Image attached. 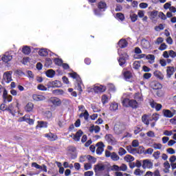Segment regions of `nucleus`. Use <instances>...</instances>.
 <instances>
[{
    "instance_id": "1",
    "label": "nucleus",
    "mask_w": 176,
    "mask_h": 176,
    "mask_svg": "<svg viewBox=\"0 0 176 176\" xmlns=\"http://www.w3.org/2000/svg\"><path fill=\"white\" fill-rule=\"evenodd\" d=\"M122 105L125 107V108H132V109H137V108L140 107L137 100L127 98L122 100Z\"/></svg>"
},
{
    "instance_id": "2",
    "label": "nucleus",
    "mask_w": 176,
    "mask_h": 176,
    "mask_svg": "<svg viewBox=\"0 0 176 176\" xmlns=\"http://www.w3.org/2000/svg\"><path fill=\"white\" fill-rule=\"evenodd\" d=\"M107 3L104 1H100L98 3V8L94 10V13L95 16H102V12H105L107 10Z\"/></svg>"
},
{
    "instance_id": "3",
    "label": "nucleus",
    "mask_w": 176,
    "mask_h": 176,
    "mask_svg": "<svg viewBox=\"0 0 176 176\" xmlns=\"http://www.w3.org/2000/svg\"><path fill=\"white\" fill-rule=\"evenodd\" d=\"M19 122H26V123H28V124L32 126V124H34L35 122V120L30 118V115L26 114L23 117L19 118Z\"/></svg>"
},
{
    "instance_id": "4",
    "label": "nucleus",
    "mask_w": 176,
    "mask_h": 176,
    "mask_svg": "<svg viewBox=\"0 0 176 176\" xmlns=\"http://www.w3.org/2000/svg\"><path fill=\"white\" fill-rule=\"evenodd\" d=\"M39 56H41L43 57H46V56H54V53L52 52V51L48 50L46 48H42L38 51Z\"/></svg>"
},
{
    "instance_id": "5",
    "label": "nucleus",
    "mask_w": 176,
    "mask_h": 176,
    "mask_svg": "<svg viewBox=\"0 0 176 176\" xmlns=\"http://www.w3.org/2000/svg\"><path fill=\"white\" fill-rule=\"evenodd\" d=\"M12 58H13V56L10 54H5L2 57L0 56V65L9 63V61H11Z\"/></svg>"
},
{
    "instance_id": "6",
    "label": "nucleus",
    "mask_w": 176,
    "mask_h": 176,
    "mask_svg": "<svg viewBox=\"0 0 176 176\" xmlns=\"http://www.w3.org/2000/svg\"><path fill=\"white\" fill-rule=\"evenodd\" d=\"M104 138L110 145H116V139H115V137L112 134H107Z\"/></svg>"
},
{
    "instance_id": "7",
    "label": "nucleus",
    "mask_w": 176,
    "mask_h": 176,
    "mask_svg": "<svg viewBox=\"0 0 176 176\" xmlns=\"http://www.w3.org/2000/svg\"><path fill=\"white\" fill-rule=\"evenodd\" d=\"M47 87L50 89V87H61V82L60 80H54L50 81L47 85Z\"/></svg>"
},
{
    "instance_id": "8",
    "label": "nucleus",
    "mask_w": 176,
    "mask_h": 176,
    "mask_svg": "<svg viewBox=\"0 0 176 176\" xmlns=\"http://www.w3.org/2000/svg\"><path fill=\"white\" fill-rule=\"evenodd\" d=\"M105 90H107V87L104 85L95 86L94 87V93H96V94L104 93Z\"/></svg>"
},
{
    "instance_id": "9",
    "label": "nucleus",
    "mask_w": 176,
    "mask_h": 176,
    "mask_svg": "<svg viewBox=\"0 0 176 176\" xmlns=\"http://www.w3.org/2000/svg\"><path fill=\"white\" fill-rule=\"evenodd\" d=\"M118 45L120 47V49H124L125 47H127L129 45V42L126 41L124 38H121L118 43Z\"/></svg>"
},
{
    "instance_id": "10",
    "label": "nucleus",
    "mask_w": 176,
    "mask_h": 176,
    "mask_svg": "<svg viewBox=\"0 0 176 176\" xmlns=\"http://www.w3.org/2000/svg\"><path fill=\"white\" fill-rule=\"evenodd\" d=\"M82 135H83V131H82L81 129H79L76 134L73 133V140H74V141H80V137H82Z\"/></svg>"
},
{
    "instance_id": "11",
    "label": "nucleus",
    "mask_w": 176,
    "mask_h": 176,
    "mask_svg": "<svg viewBox=\"0 0 176 176\" xmlns=\"http://www.w3.org/2000/svg\"><path fill=\"white\" fill-rule=\"evenodd\" d=\"M12 72H6L4 73L3 78L4 79H6V83H10L13 79H12Z\"/></svg>"
},
{
    "instance_id": "12",
    "label": "nucleus",
    "mask_w": 176,
    "mask_h": 176,
    "mask_svg": "<svg viewBox=\"0 0 176 176\" xmlns=\"http://www.w3.org/2000/svg\"><path fill=\"white\" fill-rule=\"evenodd\" d=\"M45 137H46V138H47V140L51 142L56 141L58 138L57 135L52 133H45Z\"/></svg>"
},
{
    "instance_id": "13",
    "label": "nucleus",
    "mask_w": 176,
    "mask_h": 176,
    "mask_svg": "<svg viewBox=\"0 0 176 176\" xmlns=\"http://www.w3.org/2000/svg\"><path fill=\"white\" fill-rule=\"evenodd\" d=\"M174 72H175V68H174V67L168 66L166 69L167 78H171V76L173 75Z\"/></svg>"
},
{
    "instance_id": "14",
    "label": "nucleus",
    "mask_w": 176,
    "mask_h": 176,
    "mask_svg": "<svg viewBox=\"0 0 176 176\" xmlns=\"http://www.w3.org/2000/svg\"><path fill=\"white\" fill-rule=\"evenodd\" d=\"M163 116L164 118H173L174 115H175V113H173V111L168 110V109H164L162 111Z\"/></svg>"
},
{
    "instance_id": "15",
    "label": "nucleus",
    "mask_w": 176,
    "mask_h": 176,
    "mask_svg": "<svg viewBox=\"0 0 176 176\" xmlns=\"http://www.w3.org/2000/svg\"><path fill=\"white\" fill-rule=\"evenodd\" d=\"M153 167V163L150 162L148 160H143L142 168H152Z\"/></svg>"
},
{
    "instance_id": "16",
    "label": "nucleus",
    "mask_w": 176,
    "mask_h": 176,
    "mask_svg": "<svg viewBox=\"0 0 176 176\" xmlns=\"http://www.w3.org/2000/svg\"><path fill=\"white\" fill-rule=\"evenodd\" d=\"M151 87L153 89V90H160L163 86L162 84H160V82L157 81H153L151 82Z\"/></svg>"
},
{
    "instance_id": "17",
    "label": "nucleus",
    "mask_w": 176,
    "mask_h": 176,
    "mask_svg": "<svg viewBox=\"0 0 176 176\" xmlns=\"http://www.w3.org/2000/svg\"><path fill=\"white\" fill-rule=\"evenodd\" d=\"M94 170L95 173H98V171H104L105 170V165L102 164H98L95 165Z\"/></svg>"
},
{
    "instance_id": "18",
    "label": "nucleus",
    "mask_w": 176,
    "mask_h": 176,
    "mask_svg": "<svg viewBox=\"0 0 176 176\" xmlns=\"http://www.w3.org/2000/svg\"><path fill=\"white\" fill-rule=\"evenodd\" d=\"M50 101L53 105H55V107H60V105H61V100L58 98H52Z\"/></svg>"
},
{
    "instance_id": "19",
    "label": "nucleus",
    "mask_w": 176,
    "mask_h": 176,
    "mask_svg": "<svg viewBox=\"0 0 176 176\" xmlns=\"http://www.w3.org/2000/svg\"><path fill=\"white\" fill-rule=\"evenodd\" d=\"M93 131H95L96 134H98L101 131V128L98 125H92L89 128V132L93 133Z\"/></svg>"
},
{
    "instance_id": "20",
    "label": "nucleus",
    "mask_w": 176,
    "mask_h": 176,
    "mask_svg": "<svg viewBox=\"0 0 176 176\" xmlns=\"http://www.w3.org/2000/svg\"><path fill=\"white\" fill-rule=\"evenodd\" d=\"M32 98L34 101H43L46 100V98L42 95L33 94Z\"/></svg>"
},
{
    "instance_id": "21",
    "label": "nucleus",
    "mask_w": 176,
    "mask_h": 176,
    "mask_svg": "<svg viewBox=\"0 0 176 176\" xmlns=\"http://www.w3.org/2000/svg\"><path fill=\"white\" fill-rule=\"evenodd\" d=\"M69 76L72 78L73 79H76L77 82H81L80 76L78 74V73L74 72L73 73H69Z\"/></svg>"
},
{
    "instance_id": "22",
    "label": "nucleus",
    "mask_w": 176,
    "mask_h": 176,
    "mask_svg": "<svg viewBox=\"0 0 176 176\" xmlns=\"http://www.w3.org/2000/svg\"><path fill=\"white\" fill-rule=\"evenodd\" d=\"M34 109V103L29 102L25 107V111L26 112H32Z\"/></svg>"
},
{
    "instance_id": "23",
    "label": "nucleus",
    "mask_w": 176,
    "mask_h": 176,
    "mask_svg": "<svg viewBox=\"0 0 176 176\" xmlns=\"http://www.w3.org/2000/svg\"><path fill=\"white\" fill-rule=\"evenodd\" d=\"M123 76L125 80H129V79H131V78H133V74H131V72L129 70L124 72Z\"/></svg>"
},
{
    "instance_id": "24",
    "label": "nucleus",
    "mask_w": 176,
    "mask_h": 176,
    "mask_svg": "<svg viewBox=\"0 0 176 176\" xmlns=\"http://www.w3.org/2000/svg\"><path fill=\"white\" fill-rule=\"evenodd\" d=\"M45 75L47 78H54V76L56 75V72L50 69L45 72Z\"/></svg>"
},
{
    "instance_id": "25",
    "label": "nucleus",
    "mask_w": 176,
    "mask_h": 176,
    "mask_svg": "<svg viewBox=\"0 0 176 176\" xmlns=\"http://www.w3.org/2000/svg\"><path fill=\"white\" fill-rule=\"evenodd\" d=\"M22 53H23V54H26L27 56H28V54L31 53V47H30V46L28 45H23L22 48Z\"/></svg>"
},
{
    "instance_id": "26",
    "label": "nucleus",
    "mask_w": 176,
    "mask_h": 176,
    "mask_svg": "<svg viewBox=\"0 0 176 176\" xmlns=\"http://www.w3.org/2000/svg\"><path fill=\"white\" fill-rule=\"evenodd\" d=\"M153 75L155 76V78H157V79H160V80H163V79H164V76L162 72L155 71L154 72Z\"/></svg>"
},
{
    "instance_id": "27",
    "label": "nucleus",
    "mask_w": 176,
    "mask_h": 176,
    "mask_svg": "<svg viewBox=\"0 0 176 176\" xmlns=\"http://www.w3.org/2000/svg\"><path fill=\"white\" fill-rule=\"evenodd\" d=\"M142 45L144 49H149V47H151V43H149V41L145 38H143L142 40Z\"/></svg>"
},
{
    "instance_id": "28",
    "label": "nucleus",
    "mask_w": 176,
    "mask_h": 176,
    "mask_svg": "<svg viewBox=\"0 0 176 176\" xmlns=\"http://www.w3.org/2000/svg\"><path fill=\"white\" fill-rule=\"evenodd\" d=\"M36 127H39L40 129H46L47 128V122L38 121V125Z\"/></svg>"
},
{
    "instance_id": "29",
    "label": "nucleus",
    "mask_w": 176,
    "mask_h": 176,
    "mask_svg": "<svg viewBox=\"0 0 176 176\" xmlns=\"http://www.w3.org/2000/svg\"><path fill=\"white\" fill-rule=\"evenodd\" d=\"M118 54H119V56H120V57H123V58H124L125 60H129V55L127 54V53H122V50H120V48L118 50Z\"/></svg>"
},
{
    "instance_id": "30",
    "label": "nucleus",
    "mask_w": 176,
    "mask_h": 176,
    "mask_svg": "<svg viewBox=\"0 0 176 176\" xmlns=\"http://www.w3.org/2000/svg\"><path fill=\"white\" fill-rule=\"evenodd\" d=\"M124 160L125 162L130 163L131 162H134L135 158L133 157V155L128 154L124 157Z\"/></svg>"
},
{
    "instance_id": "31",
    "label": "nucleus",
    "mask_w": 176,
    "mask_h": 176,
    "mask_svg": "<svg viewBox=\"0 0 176 176\" xmlns=\"http://www.w3.org/2000/svg\"><path fill=\"white\" fill-rule=\"evenodd\" d=\"M116 19H117V20H120V21H124V14L122 12H118L116 14Z\"/></svg>"
},
{
    "instance_id": "32",
    "label": "nucleus",
    "mask_w": 176,
    "mask_h": 176,
    "mask_svg": "<svg viewBox=\"0 0 176 176\" xmlns=\"http://www.w3.org/2000/svg\"><path fill=\"white\" fill-rule=\"evenodd\" d=\"M52 94L55 96H63L64 94V91L63 89H55L52 91Z\"/></svg>"
},
{
    "instance_id": "33",
    "label": "nucleus",
    "mask_w": 176,
    "mask_h": 176,
    "mask_svg": "<svg viewBox=\"0 0 176 176\" xmlns=\"http://www.w3.org/2000/svg\"><path fill=\"white\" fill-rule=\"evenodd\" d=\"M101 100L102 104H103V105H105V104H107V102H109V98H108V96L104 94L103 96H102Z\"/></svg>"
},
{
    "instance_id": "34",
    "label": "nucleus",
    "mask_w": 176,
    "mask_h": 176,
    "mask_svg": "<svg viewBox=\"0 0 176 176\" xmlns=\"http://www.w3.org/2000/svg\"><path fill=\"white\" fill-rule=\"evenodd\" d=\"M141 67V62L139 60H136L133 63V68L134 69H140Z\"/></svg>"
},
{
    "instance_id": "35",
    "label": "nucleus",
    "mask_w": 176,
    "mask_h": 176,
    "mask_svg": "<svg viewBox=\"0 0 176 176\" xmlns=\"http://www.w3.org/2000/svg\"><path fill=\"white\" fill-rule=\"evenodd\" d=\"M54 64H56V65H58L59 67H61V65H63V59L61 58H55L54 59Z\"/></svg>"
},
{
    "instance_id": "36",
    "label": "nucleus",
    "mask_w": 176,
    "mask_h": 176,
    "mask_svg": "<svg viewBox=\"0 0 176 176\" xmlns=\"http://www.w3.org/2000/svg\"><path fill=\"white\" fill-rule=\"evenodd\" d=\"M126 151H128L129 153H131L132 155H135V153H137L138 149L137 148H133L131 146H126Z\"/></svg>"
},
{
    "instance_id": "37",
    "label": "nucleus",
    "mask_w": 176,
    "mask_h": 176,
    "mask_svg": "<svg viewBox=\"0 0 176 176\" xmlns=\"http://www.w3.org/2000/svg\"><path fill=\"white\" fill-rule=\"evenodd\" d=\"M111 159L113 160V162H118L120 157L115 152H113L111 155Z\"/></svg>"
},
{
    "instance_id": "38",
    "label": "nucleus",
    "mask_w": 176,
    "mask_h": 176,
    "mask_svg": "<svg viewBox=\"0 0 176 176\" xmlns=\"http://www.w3.org/2000/svg\"><path fill=\"white\" fill-rule=\"evenodd\" d=\"M8 96H8V90H6V88H4L3 91V102L5 104H6V100H8Z\"/></svg>"
},
{
    "instance_id": "39",
    "label": "nucleus",
    "mask_w": 176,
    "mask_h": 176,
    "mask_svg": "<svg viewBox=\"0 0 176 176\" xmlns=\"http://www.w3.org/2000/svg\"><path fill=\"white\" fill-rule=\"evenodd\" d=\"M118 107L119 106L118 105V103L113 102V103H111V104H110L109 109L111 111H117Z\"/></svg>"
},
{
    "instance_id": "40",
    "label": "nucleus",
    "mask_w": 176,
    "mask_h": 176,
    "mask_svg": "<svg viewBox=\"0 0 176 176\" xmlns=\"http://www.w3.org/2000/svg\"><path fill=\"white\" fill-rule=\"evenodd\" d=\"M126 59L122 56H120L118 59L119 65L120 67H123L124 64H126Z\"/></svg>"
},
{
    "instance_id": "41",
    "label": "nucleus",
    "mask_w": 176,
    "mask_h": 176,
    "mask_svg": "<svg viewBox=\"0 0 176 176\" xmlns=\"http://www.w3.org/2000/svg\"><path fill=\"white\" fill-rule=\"evenodd\" d=\"M142 122L146 124V126L149 125V120H148V116L146 115H144L142 117Z\"/></svg>"
},
{
    "instance_id": "42",
    "label": "nucleus",
    "mask_w": 176,
    "mask_h": 176,
    "mask_svg": "<svg viewBox=\"0 0 176 176\" xmlns=\"http://www.w3.org/2000/svg\"><path fill=\"white\" fill-rule=\"evenodd\" d=\"M138 150L136 151V153H138L139 155H141L145 152V148L144 146H140Z\"/></svg>"
},
{
    "instance_id": "43",
    "label": "nucleus",
    "mask_w": 176,
    "mask_h": 176,
    "mask_svg": "<svg viewBox=\"0 0 176 176\" xmlns=\"http://www.w3.org/2000/svg\"><path fill=\"white\" fill-rule=\"evenodd\" d=\"M52 64H53L52 59L50 58H47L45 59V66L49 67L52 65Z\"/></svg>"
},
{
    "instance_id": "44",
    "label": "nucleus",
    "mask_w": 176,
    "mask_h": 176,
    "mask_svg": "<svg viewBox=\"0 0 176 176\" xmlns=\"http://www.w3.org/2000/svg\"><path fill=\"white\" fill-rule=\"evenodd\" d=\"M130 19L132 23H135L137 20H138V15H137V14H133L132 15L131 14Z\"/></svg>"
},
{
    "instance_id": "45",
    "label": "nucleus",
    "mask_w": 176,
    "mask_h": 176,
    "mask_svg": "<svg viewBox=\"0 0 176 176\" xmlns=\"http://www.w3.org/2000/svg\"><path fill=\"white\" fill-rule=\"evenodd\" d=\"M126 153H127V151H126V150L124 148L120 147L119 148L118 155L120 156H123V155H126Z\"/></svg>"
},
{
    "instance_id": "46",
    "label": "nucleus",
    "mask_w": 176,
    "mask_h": 176,
    "mask_svg": "<svg viewBox=\"0 0 176 176\" xmlns=\"http://www.w3.org/2000/svg\"><path fill=\"white\" fill-rule=\"evenodd\" d=\"M87 159L89 160V162H91L92 163H96V162H97V159L90 155H88L87 156Z\"/></svg>"
},
{
    "instance_id": "47",
    "label": "nucleus",
    "mask_w": 176,
    "mask_h": 176,
    "mask_svg": "<svg viewBox=\"0 0 176 176\" xmlns=\"http://www.w3.org/2000/svg\"><path fill=\"white\" fill-rule=\"evenodd\" d=\"M37 89L38 90H41V91H46V90H47V88L41 84H40L37 86Z\"/></svg>"
},
{
    "instance_id": "48",
    "label": "nucleus",
    "mask_w": 176,
    "mask_h": 176,
    "mask_svg": "<svg viewBox=\"0 0 176 176\" xmlns=\"http://www.w3.org/2000/svg\"><path fill=\"white\" fill-rule=\"evenodd\" d=\"M102 152H104V147H98L96 148V154L97 155H102Z\"/></svg>"
},
{
    "instance_id": "49",
    "label": "nucleus",
    "mask_w": 176,
    "mask_h": 176,
    "mask_svg": "<svg viewBox=\"0 0 176 176\" xmlns=\"http://www.w3.org/2000/svg\"><path fill=\"white\" fill-rule=\"evenodd\" d=\"M150 16H151V19H156V17L157 16V11L153 10V11L151 12Z\"/></svg>"
},
{
    "instance_id": "50",
    "label": "nucleus",
    "mask_w": 176,
    "mask_h": 176,
    "mask_svg": "<svg viewBox=\"0 0 176 176\" xmlns=\"http://www.w3.org/2000/svg\"><path fill=\"white\" fill-rule=\"evenodd\" d=\"M158 49L159 50H161L162 52H163V50H166V49H167V45H166L165 43H163L160 45Z\"/></svg>"
},
{
    "instance_id": "51",
    "label": "nucleus",
    "mask_w": 176,
    "mask_h": 176,
    "mask_svg": "<svg viewBox=\"0 0 176 176\" xmlns=\"http://www.w3.org/2000/svg\"><path fill=\"white\" fill-rule=\"evenodd\" d=\"M32 167H35V168H37L38 170H42V166L38 164L36 162H33L32 164Z\"/></svg>"
},
{
    "instance_id": "52",
    "label": "nucleus",
    "mask_w": 176,
    "mask_h": 176,
    "mask_svg": "<svg viewBox=\"0 0 176 176\" xmlns=\"http://www.w3.org/2000/svg\"><path fill=\"white\" fill-rule=\"evenodd\" d=\"M155 31H160L162 30H164V25L163 24L160 23L158 26L155 27Z\"/></svg>"
},
{
    "instance_id": "53",
    "label": "nucleus",
    "mask_w": 176,
    "mask_h": 176,
    "mask_svg": "<svg viewBox=\"0 0 176 176\" xmlns=\"http://www.w3.org/2000/svg\"><path fill=\"white\" fill-rule=\"evenodd\" d=\"M45 115L47 119H51L52 116H53V113L50 111H45Z\"/></svg>"
},
{
    "instance_id": "54",
    "label": "nucleus",
    "mask_w": 176,
    "mask_h": 176,
    "mask_svg": "<svg viewBox=\"0 0 176 176\" xmlns=\"http://www.w3.org/2000/svg\"><path fill=\"white\" fill-rule=\"evenodd\" d=\"M131 145L133 148H137V146H138V145H140V142H138V140H133Z\"/></svg>"
},
{
    "instance_id": "55",
    "label": "nucleus",
    "mask_w": 176,
    "mask_h": 176,
    "mask_svg": "<svg viewBox=\"0 0 176 176\" xmlns=\"http://www.w3.org/2000/svg\"><path fill=\"white\" fill-rule=\"evenodd\" d=\"M115 10L116 12H122V10H123V7L120 4H117Z\"/></svg>"
},
{
    "instance_id": "56",
    "label": "nucleus",
    "mask_w": 176,
    "mask_h": 176,
    "mask_svg": "<svg viewBox=\"0 0 176 176\" xmlns=\"http://www.w3.org/2000/svg\"><path fill=\"white\" fill-rule=\"evenodd\" d=\"M68 151L69 152H72L73 153H75L76 151V147L74 146H69L68 148Z\"/></svg>"
},
{
    "instance_id": "57",
    "label": "nucleus",
    "mask_w": 176,
    "mask_h": 176,
    "mask_svg": "<svg viewBox=\"0 0 176 176\" xmlns=\"http://www.w3.org/2000/svg\"><path fill=\"white\" fill-rule=\"evenodd\" d=\"M12 108H13V104H10L8 107H6V111H8V112H10V113H13Z\"/></svg>"
},
{
    "instance_id": "58",
    "label": "nucleus",
    "mask_w": 176,
    "mask_h": 176,
    "mask_svg": "<svg viewBox=\"0 0 176 176\" xmlns=\"http://www.w3.org/2000/svg\"><path fill=\"white\" fill-rule=\"evenodd\" d=\"M138 16L140 19H142V17H144V16H145V12L144 10H139L138 12Z\"/></svg>"
},
{
    "instance_id": "59",
    "label": "nucleus",
    "mask_w": 176,
    "mask_h": 176,
    "mask_svg": "<svg viewBox=\"0 0 176 176\" xmlns=\"http://www.w3.org/2000/svg\"><path fill=\"white\" fill-rule=\"evenodd\" d=\"M152 77V74L151 73H145L143 75L144 79H150Z\"/></svg>"
},
{
    "instance_id": "60",
    "label": "nucleus",
    "mask_w": 176,
    "mask_h": 176,
    "mask_svg": "<svg viewBox=\"0 0 176 176\" xmlns=\"http://www.w3.org/2000/svg\"><path fill=\"white\" fill-rule=\"evenodd\" d=\"M162 144L160 143H155L153 145L154 149H162Z\"/></svg>"
},
{
    "instance_id": "61",
    "label": "nucleus",
    "mask_w": 176,
    "mask_h": 176,
    "mask_svg": "<svg viewBox=\"0 0 176 176\" xmlns=\"http://www.w3.org/2000/svg\"><path fill=\"white\" fill-rule=\"evenodd\" d=\"M84 168L85 170L87 171V170H91V164L87 163L84 165Z\"/></svg>"
},
{
    "instance_id": "62",
    "label": "nucleus",
    "mask_w": 176,
    "mask_h": 176,
    "mask_svg": "<svg viewBox=\"0 0 176 176\" xmlns=\"http://www.w3.org/2000/svg\"><path fill=\"white\" fill-rule=\"evenodd\" d=\"M139 6L141 9H146V8H148V3H140Z\"/></svg>"
},
{
    "instance_id": "63",
    "label": "nucleus",
    "mask_w": 176,
    "mask_h": 176,
    "mask_svg": "<svg viewBox=\"0 0 176 176\" xmlns=\"http://www.w3.org/2000/svg\"><path fill=\"white\" fill-rule=\"evenodd\" d=\"M169 56L172 57V58H174L176 57V52H174L173 50H170L169 51Z\"/></svg>"
},
{
    "instance_id": "64",
    "label": "nucleus",
    "mask_w": 176,
    "mask_h": 176,
    "mask_svg": "<svg viewBox=\"0 0 176 176\" xmlns=\"http://www.w3.org/2000/svg\"><path fill=\"white\" fill-rule=\"evenodd\" d=\"M94 174V173L93 171L89 170V171L85 172L84 175L85 176H93Z\"/></svg>"
}]
</instances>
